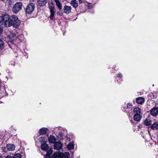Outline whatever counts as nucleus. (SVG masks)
<instances>
[{"instance_id": "1", "label": "nucleus", "mask_w": 158, "mask_h": 158, "mask_svg": "<svg viewBox=\"0 0 158 158\" xmlns=\"http://www.w3.org/2000/svg\"><path fill=\"white\" fill-rule=\"evenodd\" d=\"M20 23V21L15 15H12L10 17L8 15L0 17V24H1L3 26L9 27L13 25L16 27L19 25Z\"/></svg>"}, {"instance_id": "2", "label": "nucleus", "mask_w": 158, "mask_h": 158, "mask_svg": "<svg viewBox=\"0 0 158 158\" xmlns=\"http://www.w3.org/2000/svg\"><path fill=\"white\" fill-rule=\"evenodd\" d=\"M48 7L50 13V19H53L54 18V15L55 14V9L54 5L52 2H51L49 3Z\"/></svg>"}, {"instance_id": "3", "label": "nucleus", "mask_w": 158, "mask_h": 158, "mask_svg": "<svg viewBox=\"0 0 158 158\" xmlns=\"http://www.w3.org/2000/svg\"><path fill=\"white\" fill-rule=\"evenodd\" d=\"M22 4L21 2L16 3L13 6L12 10L14 13H16L22 9Z\"/></svg>"}, {"instance_id": "4", "label": "nucleus", "mask_w": 158, "mask_h": 158, "mask_svg": "<svg viewBox=\"0 0 158 158\" xmlns=\"http://www.w3.org/2000/svg\"><path fill=\"white\" fill-rule=\"evenodd\" d=\"M35 5L34 4L32 3L29 4L27 6L26 11L28 14H30L33 11Z\"/></svg>"}, {"instance_id": "5", "label": "nucleus", "mask_w": 158, "mask_h": 158, "mask_svg": "<svg viewBox=\"0 0 158 158\" xmlns=\"http://www.w3.org/2000/svg\"><path fill=\"white\" fill-rule=\"evenodd\" d=\"M71 6L65 5L64 8V13L66 14H69L71 12Z\"/></svg>"}, {"instance_id": "6", "label": "nucleus", "mask_w": 158, "mask_h": 158, "mask_svg": "<svg viewBox=\"0 0 158 158\" xmlns=\"http://www.w3.org/2000/svg\"><path fill=\"white\" fill-rule=\"evenodd\" d=\"M151 114L153 116H156L158 114V109L157 108H155L152 109Z\"/></svg>"}, {"instance_id": "7", "label": "nucleus", "mask_w": 158, "mask_h": 158, "mask_svg": "<svg viewBox=\"0 0 158 158\" xmlns=\"http://www.w3.org/2000/svg\"><path fill=\"white\" fill-rule=\"evenodd\" d=\"M47 1L48 0H37V3L40 6H44L46 4Z\"/></svg>"}, {"instance_id": "8", "label": "nucleus", "mask_w": 158, "mask_h": 158, "mask_svg": "<svg viewBox=\"0 0 158 158\" xmlns=\"http://www.w3.org/2000/svg\"><path fill=\"white\" fill-rule=\"evenodd\" d=\"M62 144L60 142H57L55 143L54 147L55 149L59 150L62 148Z\"/></svg>"}, {"instance_id": "9", "label": "nucleus", "mask_w": 158, "mask_h": 158, "mask_svg": "<svg viewBox=\"0 0 158 158\" xmlns=\"http://www.w3.org/2000/svg\"><path fill=\"white\" fill-rule=\"evenodd\" d=\"M60 157L61 158H69V153L67 152H65L64 153H60Z\"/></svg>"}, {"instance_id": "10", "label": "nucleus", "mask_w": 158, "mask_h": 158, "mask_svg": "<svg viewBox=\"0 0 158 158\" xmlns=\"http://www.w3.org/2000/svg\"><path fill=\"white\" fill-rule=\"evenodd\" d=\"M55 2L56 5L60 10H61L62 8V4L60 1L59 0H55Z\"/></svg>"}, {"instance_id": "11", "label": "nucleus", "mask_w": 158, "mask_h": 158, "mask_svg": "<svg viewBox=\"0 0 158 158\" xmlns=\"http://www.w3.org/2000/svg\"><path fill=\"white\" fill-rule=\"evenodd\" d=\"M142 116L139 114H135L134 116V119L137 122H139L140 121L141 118Z\"/></svg>"}, {"instance_id": "12", "label": "nucleus", "mask_w": 158, "mask_h": 158, "mask_svg": "<svg viewBox=\"0 0 158 158\" xmlns=\"http://www.w3.org/2000/svg\"><path fill=\"white\" fill-rule=\"evenodd\" d=\"M7 148L9 150L12 151L15 150V146L13 144H8L7 145Z\"/></svg>"}, {"instance_id": "13", "label": "nucleus", "mask_w": 158, "mask_h": 158, "mask_svg": "<svg viewBox=\"0 0 158 158\" xmlns=\"http://www.w3.org/2000/svg\"><path fill=\"white\" fill-rule=\"evenodd\" d=\"M144 102V99L142 97H139L137 98L136 102L139 104H142Z\"/></svg>"}, {"instance_id": "14", "label": "nucleus", "mask_w": 158, "mask_h": 158, "mask_svg": "<svg viewBox=\"0 0 158 158\" xmlns=\"http://www.w3.org/2000/svg\"><path fill=\"white\" fill-rule=\"evenodd\" d=\"M41 149L43 150L46 151L47 150L49 147L48 145L46 143H42L41 146Z\"/></svg>"}, {"instance_id": "15", "label": "nucleus", "mask_w": 158, "mask_h": 158, "mask_svg": "<svg viewBox=\"0 0 158 158\" xmlns=\"http://www.w3.org/2000/svg\"><path fill=\"white\" fill-rule=\"evenodd\" d=\"M48 129L45 128L41 129L39 131V133L40 135L44 134L47 132Z\"/></svg>"}, {"instance_id": "16", "label": "nucleus", "mask_w": 158, "mask_h": 158, "mask_svg": "<svg viewBox=\"0 0 158 158\" xmlns=\"http://www.w3.org/2000/svg\"><path fill=\"white\" fill-rule=\"evenodd\" d=\"M48 140L49 142L54 143L56 141V139L54 136L51 135L48 138Z\"/></svg>"}, {"instance_id": "17", "label": "nucleus", "mask_w": 158, "mask_h": 158, "mask_svg": "<svg viewBox=\"0 0 158 158\" xmlns=\"http://www.w3.org/2000/svg\"><path fill=\"white\" fill-rule=\"evenodd\" d=\"M133 111L135 114H140L141 112L140 109L138 107H135Z\"/></svg>"}, {"instance_id": "18", "label": "nucleus", "mask_w": 158, "mask_h": 158, "mask_svg": "<svg viewBox=\"0 0 158 158\" xmlns=\"http://www.w3.org/2000/svg\"><path fill=\"white\" fill-rule=\"evenodd\" d=\"M131 106H132L131 104H128L126 107H124L125 109L126 110V111L129 112L130 110H132Z\"/></svg>"}, {"instance_id": "19", "label": "nucleus", "mask_w": 158, "mask_h": 158, "mask_svg": "<svg viewBox=\"0 0 158 158\" xmlns=\"http://www.w3.org/2000/svg\"><path fill=\"white\" fill-rule=\"evenodd\" d=\"M152 124V121L148 118L146 119L144 122V124L147 126H149Z\"/></svg>"}, {"instance_id": "20", "label": "nucleus", "mask_w": 158, "mask_h": 158, "mask_svg": "<svg viewBox=\"0 0 158 158\" xmlns=\"http://www.w3.org/2000/svg\"><path fill=\"white\" fill-rule=\"evenodd\" d=\"M71 4L75 8L78 6V4L77 3L76 0L72 1L71 2Z\"/></svg>"}, {"instance_id": "21", "label": "nucleus", "mask_w": 158, "mask_h": 158, "mask_svg": "<svg viewBox=\"0 0 158 158\" xmlns=\"http://www.w3.org/2000/svg\"><path fill=\"white\" fill-rule=\"evenodd\" d=\"M74 144L72 142H70L68 145V148L70 150L74 148Z\"/></svg>"}, {"instance_id": "22", "label": "nucleus", "mask_w": 158, "mask_h": 158, "mask_svg": "<svg viewBox=\"0 0 158 158\" xmlns=\"http://www.w3.org/2000/svg\"><path fill=\"white\" fill-rule=\"evenodd\" d=\"M150 127L151 129L152 130H154L155 128L157 129H158V125L156 123H155Z\"/></svg>"}, {"instance_id": "23", "label": "nucleus", "mask_w": 158, "mask_h": 158, "mask_svg": "<svg viewBox=\"0 0 158 158\" xmlns=\"http://www.w3.org/2000/svg\"><path fill=\"white\" fill-rule=\"evenodd\" d=\"M60 153H55L52 156V158H61L60 157Z\"/></svg>"}, {"instance_id": "24", "label": "nucleus", "mask_w": 158, "mask_h": 158, "mask_svg": "<svg viewBox=\"0 0 158 158\" xmlns=\"http://www.w3.org/2000/svg\"><path fill=\"white\" fill-rule=\"evenodd\" d=\"M10 39H12V40H15L16 38V37L15 35H13L12 33L10 34Z\"/></svg>"}, {"instance_id": "25", "label": "nucleus", "mask_w": 158, "mask_h": 158, "mask_svg": "<svg viewBox=\"0 0 158 158\" xmlns=\"http://www.w3.org/2000/svg\"><path fill=\"white\" fill-rule=\"evenodd\" d=\"M21 156L19 153H17L15 154L13 157V158H21Z\"/></svg>"}, {"instance_id": "26", "label": "nucleus", "mask_w": 158, "mask_h": 158, "mask_svg": "<svg viewBox=\"0 0 158 158\" xmlns=\"http://www.w3.org/2000/svg\"><path fill=\"white\" fill-rule=\"evenodd\" d=\"M40 141L43 143H45L46 142V139L44 138H41Z\"/></svg>"}, {"instance_id": "27", "label": "nucleus", "mask_w": 158, "mask_h": 158, "mask_svg": "<svg viewBox=\"0 0 158 158\" xmlns=\"http://www.w3.org/2000/svg\"><path fill=\"white\" fill-rule=\"evenodd\" d=\"M3 45V42L1 40H0V49H2Z\"/></svg>"}, {"instance_id": "28", "label": "nucleus", "mask_w": 158, "mask_h": 158, "mask_svg": "<svg viewBox=\"0 0 158 158\" xmlns=\"http://www.w3.org/2000/svg\"><path fill=\"white\" fill-rule=\"evenodd\" d=\"M6 27V26H3L1 24H0V34L1 33L2 31V27Z\"/></svg>"}, {"instance_id": "29", "label": "nucleus", "mask_w": 158, "mask_h": 158, "mask_svg": "<svg viewBox=\"0 0 158 158\" xmlns=\"http://www.w3.org/2000/svg\"><path fill=\"white\" fill-rule=\"evenodd\" d=\"M57 14L60 16H61L63 15V13L61 12L60 10V11H58L57 13Z\"/></svg>"}, {"instance_id": "30", "label": "nucleus", "mask_w": 158, "mask_h": 158, "mask_svg": "<svg viewBox=\"0 0 158 158\" xmlns=\"http://www.w3.org/2000/svg\"><path fill=\"white\" fill-rule=\"evenodd\" d=\"M47 155H48L45 156L44 157V158H49V156L50 154L48 153V152H47Z\"/></svg>"}, {"instance_id": "31", "label": "nucleus", "mask_w": 158, "mask_h": 158, "mask_svg": "<svg viewBox=\"0 0 158 158\" xmlns=\"http://www.w3.org/2000/svg\"><path fill=\"white\" fill-rule=\"evenodd\" d=\"M92 6H91V5H89L88 6V8L89 9H90L92 8Z\"/></svg>"}, {"instance_id": "32", "label": "nucleus", "mask_w": 158, "mask_h": 158, "mask_svg": "<svg viewBox=\"0 0 158 158\" xmlns=\"http://www.w3.org/2000/svg\"><path fill=\"white\" fill-rule=\"evenodd\" d=\"M118 77L121 78L122 77L121 74H118Z\"/></svg>"}, {"instance_id": "33", "label": "nucleus", "mask_w": 158, "mask_h": 158, "mask_svg": "<svg viewBox=\"0 0 158 158\" xmlns=\"http://www.w3.org/2000/svg\"><path fill=\"white\" fill-rule=\"evenodd\" d=\"M6 158H13V157L10 156H8Z\"/></svg>"}, {"instance_id": "34", "label": "nucleus", "mask_w": 158, "mask_h": 158, "mask_svg": "<svg viewBox=\"0 0 158 158\" xmlns=\"http://www.w3.org/2000/svg\"><path fill=\"white\" fill-rule=\"evenodd\" d=\"M81 1V0H80V1H79L80 3L82 2Z\"/></svg>"}, {"instance_id": "35", "label": "nucleus", "mask_w": 158, "mask_h": 158, "mask_svg": "<svg viewBox=\"0 0 158 158\" xmlns=\"http://www.w3.org/2000/svg\"><path fill=\"white\" fill-rule=\"evenodd\" d=\"M0 158H1V157H0Z\"/></svg>"}]
</instances>
